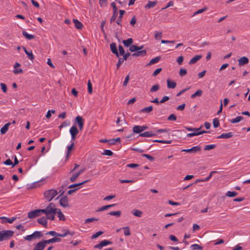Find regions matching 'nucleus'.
I'll use <instances>...</instances> for the list:
<instances>
[{
    "mask_svg": "<svg viewBox=\"0 0 250 250\" xmlns=\"http://www.w3.org/2000/svg\"><path fill=\"white\" fill-rule=\"evenodd\" d=\"M22 33L23 36L29 40H32L35 38L34 35L28 34L25 31H22Z\"/></svg>",
    "mask_w": 250,
    "mask_h": 250,
    "instance_id": "obj_32",
    "label": "nucleus"
},
{
    "mask_svg": "<svg viewBox=\"0 0 250 250\" xmlns=\"http://www.w3.org/2000/svg\"><path fill=\"white\" fill-rule=\"evenodd\" d=\"M104 233V231H98L96 233L93 234L91 237V238L92 239H96L98 237L100 236V235H102Z\"/></svg>",
    "mask_w": 250,
    "mask_h": 250,
    "instance_id": "obj_43",
    "label": "nucleus"
},
{
    "mask_svg": "<svg viewBox=\"0 0 250 250\" xmlns=\"http://www.w3.org/2000/svg\"><path fill=\"white\" fill-rule=\"evenodd\" d=\"M46 245V243L45 240H42L36 244L33 250H43Z\"/></svg>",
    "mask_w": 250,
    "mask_h": 250,
    "instance_id": "obj_5",
    "label": "nucleus"
},
{
    "mask_svg": "<svg viewBox=\"0 0 250 250\" xmlns=\"http://www.w3.org/2000/svg\"><path fill=\"white\" fill-rule=\"evenodd\" d=\"M23 49L25 54L27 55L28 58L30 60H33L34 59V56L33 55V54L31 50L28 51V50H26L25 47H23Z\"/></svg>",
    "mask_w": 250,
    "mask_h": 250,
    "instance_id": "obj_24",
    "label": "nucleus"
},
{
    "mask_svg": "<svg viewBox=\"0 0 250 250\" xmlns=\"http://www.w3.org/2000/svg\"><path fill=\"white\" fill-rule=\"evenodd\" d=\"M46 208L48 214H49V213H57V210H58L57 208H50L48 206H47Z\"/></svg>",
    "mask_w": 250,
    "mask_h": 250,
    "instance_id": "obj_35",
    "label": "nucleus"
},
{
    "mask_svg": "<svg viewBox=\"0 0 250 250\" xmlns=\"http://www.w3.org/2000/svg\"><path fill=\"white\" fill-rule=\"evenodd\" d=\"M69 125V122L68 121H64L61 125L59 126V128H62L65 126H68Z\"/></svg>",
    "mask_w": 250,
    "mask_h": 250,
    "instance_id": "obj_60",
    "label": "nucleus"
},
{
    "mask_svg": "<svg viewBox=\"0 0 250 250\" xmlns=\"http://www.w3.org/2000/svg\"><path fill=\"white\" fill-rule=\"evenodd\" d=\"M60 204L64 208L68 207V200L66 196H63L60 199Z\"/></svg>",
    "mask_w": 250,
    "mask_h": 250,
    "instance_id": "obj_9",
    "label": "nucleus"
},
{
    "mask_svg": "<svg viewBox=\"0 0 250 250\" xmlns=\"http://www.w3.org/2000/svg\"><path fill=\"white\" fill-rule=\"evenodd\" d=\"M73 21L75 24V26L78 29H81L83 27V24L77 20L73 19Z\"/></svg>",
    "mask_w": 250,
    "mask_h": 250,
    "instance_id": "obj_23",
    "label": "nucleus"
},
{
    "mask_svg": "<svg viewBox=\"0 0 250 250\" xmlns=\"http://www.w3.org/2000/svg\"><path fill=\"white\" fill-rule=\"evenodd\" d=\"M80 176V174L78 172H75L73 173V174L72 175V176L70 178V181L71 182H74L76 181L77 178Z\"/></svg>",
    "mask_w": 250,
    "mask_h": 250,
    "instance_id": "obj_38",
    "label": "nucleus"
},
{
    "mask_svg": "<svg viewBox=\"0 0 250 250\" xmlns=\"http://www.w3.org/2000/svg\"><path fill=\"white\" fill-rule=\"evenodd\" d=\"M249 59L246 57H242L238 60V65L242 66L249 63Z\"/></svg>",
    "mask_w": 250,
    "mask_h": 250,
    "instance_id": "obj_12",
    "label": "nucleus"
},
{
    "mask_svg": "<svg viewBox=\"0 0 250 250\" xmlns=\"http://www.w3.org/2000/svg\"><path fill=\"white\" fill-rule=\"evenodd\" d=\"M124 234L126 236H129L130 235V231L128 227H124Z\"/></svg>",
    "mask_w": 250,
    "mask_h": 250,
    "instance_id": "obj_53",
    "label": "nucleus"
},
{
    "mask_svg": "<svg viewBox=\"0 0 250 250\" xmlns=\"http://www.w3.org/2000/svg\"><path fill=\"white\" fill-rule=\"evenodd\" d=\"M213 125L214 128H217L220 125L219 121L218 118H215L213 119Z\"/></svg>",
    "mask_w": 250,
    "mask_h": 250,
    "instance_id": "obj_46",
    "label": "nucleus"
},
{
    "mask_svg": "<svg viewBox=\"0 0 250 250\" xmlns=\"http://www.w3.org/2000/svg\"><path fill=\"white\" fill-rule=\"evenodd\" d=\"M108 208H109V207L108 206V205H105V206H102V207L99 208L97 210V212L103 211H104L105 210L108 209Z\"/></svg>",
    "mask_w": 250,
    "mask_h": 250,
    "instance_id": "obj_57",
    "label": "nucleus"
},
{
    "mask_svg": "<svg viewBox=\"0 0 250 250\" xmlns=\"http://www.w3.org/2000/svg\"><path fill=\"white\" fill-rule=\"evenodd\" d=\"M63 232V233H59L58 237H64L67 235H68L69 233V230L68 229H64L62 230Z\"/></svg>",
    "mask_w": 250,
    "mask_h": 250,
    "instance_id": "obj_42",
    "label": "nucleus"
},
{
    "mask_svg": "<svg viewBox=\"0 0 250 250\" xmlns=\"http://www.w3.org/2000/svg\"><path fill=\"white\" fill-rule=\"evenodd\" d=\"M202 126L201 125L200 127L199 128H192V127H186V129L188 130V131H199L201 130V129L202 128Z\"/></svg>",
    "mask_w": 250,
    "mask_h": 250,
    "instance_id": "obj_54",
    "label": "nucleus"
},
{
    "mask_svg": "<svg viewBox=\"0 0 250 250\" xmlns=\"http://www.w3.org/2000/svg\"><path fill=\"white\" fill-rule=\"evenodd\" d=\"M167 86L168 88H174L176 86V83L174 82L171 81L170 79L167 80Z\"/></svg>",
    "mask_w": 250,
    "mask_h": 250,
    "instance_id": "obj_22",
    "label": "nucleus"
},
{
    "mask_svg": "<svg viewBox=\"0 0 250 250\" xmlns=\"http://www.w3.org/2000/svg\"><path fill=\"white\" fill-rule=\"evenodd\" d=\"M98 219L96 218H87V219H86L85 220V224H87V223H89L90 222H92L94 221H98Z\"/></svg>",
    "mask_w": 250,
    "mask_h": 250,
    "instance_id": "obj_59",
    "label": "nucleus"
},
{
    "mask_svg": "<svg viewBox=\"0 0 250 250\" xmlns=\"http://www.w3.org/2000/svg\"><path fill=\"white\" fill-rule=\"evenodd\" d=\"M46 244L53 243L55 242H60L61 241V239L57 237H53L51 239L45 240Z\"/></svg>",
    "mask_w": 250,
    "mask_h": 250,
    "instance_id": "obj_20",
    "label": "nucleus"
},
{
    "mask_svg": "<svg viewBox=\"0 0 250 250\" xmlns=\"http://www.w3.org/2000/svg\"><path fill=\"white\" fill-rule=\"evenodd\" d=\"M14 231L11 230L0 231V242L10 239L13 236Z\"/></svg>",
    "mask_w": 250,
    "mask_h": 250,
    "instance_id": "obj_1",
    "label": "nucleus"
},
{
    "mask_svg": "<svg viewBox=\"0 0 250 250\" xmlns=\"http://www.w3.org/2000/svg\"><path fill=\"white\" fill-rule=\"evenodd\" d=\"M190 248L192 249V250H202L203 249V247L196 244L192 245Z\"/></svg>",
    "mask_w": 250,
    "mask_h": 250,
    "instance_id": "obj_40",
    "label": "nucleus"
},
{
    "mask_svg": "<svg viewBox=\"0 0 250 250\" xmlns=\"http://www.w3.org/2000/svg\"><path fill=\"white\" fill-rule=\"evenodd\" d=\"M133 133L141 134L143 132L141 128L140 125H135L132 128Z\"/></svg>",
    "mask_w": 250,
    "mask_h": 250,
    "instance_id": "obj_26",
    "label": "nucleus"
},
{
    "mask_svg": "<svg viewBox=\"0 0 250 250\" xmlns=\"http://www.w3.org/2000/svg\"><path fill=\"white\" fill-rule=\"evenodd\" d=\"M142 156L144 157H146V158H147L148 160H149L150 161H153L155 159V158L153 157H152L148 154H143Z\"/></svg>",
    "mask_w": 250,
    "mask_h": 250,
    "instance_id": "obj_55",
    "label": "nucleus"
},
{
    "mask_svg": "<svg viewBox=\"0 0 250 250\" xmlns=\"http://www.w3.org/2000/svg\"><path fill=\"white\" fill-rule=\"evenodd\" d=\"M152 106H149L148 107H146L143 108L142 110H141L140 112L143 113H150L151 111H152Z\"/></svg>",
    "mask_w": 250,
    "mask_h": 250,
    "instance_id": "obj_34",
    "label": "nucleus"
},
{
    "mask_svg": "<svg viewBox=\"0 0 250 250\" xmlns=\"http://www.w3.org/2000/svg\"><path fill=\"white\" fill-rule=\"evenodd\" d=\"M187 73V71L186 69H184V68H181L179 71V75L181 77H183V76H185V75H186Z\"/></svg>",
    "mask_w": 250,
    "mask_h": 250,
    "instance_id": "obj_58",
    "label": "nucleus"
},
{
    "mask_svg": "<svg viewBox=\"0 0 250 250\" xmlns=\"http://www.w3.org/2000/svg\"><path fill=\"white\" fill-rule=\"evenodd\" d=\"M121 139L120 138H117L115 139H113L111 140H109V142H110V144L111 145H115L116 142H120Z\"/></svg>",
    "mask_w": 250,
    "mask_h": 250,
    "instance_id": "obj_56",
    "label": "nucleus"
},
{
    "mask_svg": "<svg viewBox=\"0 0 250 250\" xmlns=\"http://www.w3.org/2000/svg\"><path fill=\"white\" fill-rule=\"evenodd\" d=\"M88 92L89 94H91L93 91L92 83L90 80H89L87 83Z\"/></svg>",
    "mask_w": 250,
    "mask_h": 250,
    "instance_id": "obj_50",
    "label": "nucleus"
},
{
    "mask_svg": "<svg viewBox=\"0 0 250 250\" xmlns=\"http://www.w3.org/2000/svg\"><path fill=\"white\" fill-rule=\"evenodd\" d=\"M56 213H49L47 214L46 217L47 219L53 221L55 219V214Z\"/></svg>",
    "mask_w": 250,
    "mask_h": 250,
    "instance_id": "obj_48",
    "label": "nucleus"
},
{
    "mask_svg": "<svg viewBox=\"0 0 250 250\" xmlns=\"http://www.w3.org/2000/svg\"><path fill=\"white\" fill-rule=\"evenodd\" d=\"M244 119V117L242 116H237L234 119H232L229 120V122L232 124L237 123Z\"/></svg>",
    "mask_w": 250,
    "mask_h": 250,
    "instance_id": "obj_29",
    "label": "nucleus"
},
{
    "mask_svg": "<svg viewBox=\"0 0 250 250\" xmlns=\"http://www.w3.org/2000/svg\"><path fill=\"white\" fill-rule=\"evenodd\" d=\"M11 125L10 122H8L7 124H5L0 129V133L1 134H4L6 133V132L8 130L9 126Z\"/></svg>",
    "mask_w": 250,
    "mask_h": 250,
    "instance_id": "obj_18",
    "label": "nucleus"
},
{
    "mask_svg": "<svg viewBox=\"0 0 250 250\" xmlns=\"http://www.w3.org/2000/svg\"><path fill=\"white\" fill-rule=\"evenodd\" d=\"M112 244V242L110 241L107 240H104L103 241H102L100 243H99L98 244L95 245L94 246L95 248H98L99 249H102V248L104 246H106L108 245H110Z\"/></svg>",
    "mask_w": 250,
    "mask_h": 250,
    "instance_id": "obj_7",
    "label": "nucleus"
},
{
    "mask_svg": "<svg viewBox=\"0 0 250 250\" xmlns=\"http://www.w3.org/2000/svg\"><path fill=\"white\" fill-rule=\"evenodd\" d=\"M132 214L137 217H141L143 214V212L142 211L139 210L138 209H135L132 212Z\"/></svg>",
    "mask_w": 250,
    "mask_h": 250,
    "instance_id": "obj_39",
    "label": "nucleus"
},
{
    "mask_svg": "<svg viewBox=\"0 0 250 250\" xmlns=\"http://www.w3.org/2000/svg\"><path fill=\"white\" fill-rule=\"evenodd\" d=\"M133 42V41L132 38H129L127 40H124L123 41V43L124 44V45L126 47H130L131 45Z\"/></svg>",
    "mask_w": 250,
    "mask_h": 250,
    "instance_id": "obj_27",
    "label": "nucleus"
},
{
    "mask_svg": "<svg viewBox=\"0 0 250 250\" xmlns=\"http://www.w3.org/2000/svg\"><path fill=\"white\" fill-rule=\"evenodd\" d=\"M102 154L106 156H111L113 155V153L110 150L105 149L104 151V152L102 153Z\"/></svg>",
    "mask_w": 250,
    "mask_h": 250,
    "instance_id": "obj_47",
    "label": "nucleus"
},
{
    "mask_svg": "<svg viewBox=\"0 0 250 250\" xmlns=\"http://www.w3.org/2000/svg\"><path fill=\"white\" fill-rule=\"evenodd\" d=\"M201 146H193L192 148H189V149H183L181 151L182 152H186L190 153H196L198 151H200L201 150Z\"/></svg>",
    "mask_w": 250,
    "mask_h": 250,
    "instance_id": "obj_6",
    "label": "nucleus"
},
{
    "mask_svg": "<svg viewBox=\"0 0 250 250\" xmlns=\"http://www.w3.org/2000/svg\"><path fill=\"white\" fill-rule=\"evenodd\" d=\"M157 3V1H147V4L145 6V9H149L154 7Z\"/></svg>",
    "mask_w": 250,
    "mask_h": 250,
    "instance_id": "obj_16",
    "label": "nucleus"
},
{
    "mask_svg": "<svg viewBox=\"0 0 250 250\" xmlns=\"http://www.w3.org/2000/svg\"><path fill=\"white\" fill-rule=\"evenodd\" d=\"M162 69L161 68H159L156 69L152 74V76L155 77L158 74L160 73V72L162 71Z\"/></svg>",
    "mask_w": 250,
    "mask_h": 250,
    "instance_id": "obj_62",
    "label": "nucleus"
},
{
    "mask_svg": "<svg viewBox=\"0 0 250 250\" xmlns=\"http://www.w3.org/2000/svg\"><path fill=\"white\" fill-rule=\"evenodd\" d=\"M176 120V116L174 114H172L170 115L167 118V120H168V121H171V120L175 121Z\"/></svg>",
    "mask_w": 250,
    "mask_h": 250,
    "instance_id": "obj_64",
    "label": "nucleus"
},
{
    "mask_svg": "<svg viewBox=\"0 0 250 250\" xmlns=\"http://www.w3.org/2000/svg\"><path fill=\"white\" fill-rule=\"evenodd\" d=\"M209 132V131H205V130H203V131H195L194 132H192V133H188L187 134V136L188 137H192L193 136H197V135H201V134H202L203 133H208Z\"/></svg>",
    "mask_w": 250,
    "mask_h": 250,
    "instance_id": "obj_11",
    "label": "nucleus"
},
{
    "mask_svg": "<svg viewBox=\"0 0 250 250\" xmlns=\"http://www.w3.org/2000/svg\"><path fill=\"white\" fill-rule=\"evenodd\" d=\"M153 142H158L160 143H163V144H170L172 143V140H155L153 141Z\"/></svg>",
    "mask_w": 250,
    "mask_h": 250,
    "instance_id": "obj_45",
    "label": "nucleus"
},
{
    "mask_svg": "<svg viewBox=\"0 0 250 250\" xmlns=\"http://www.w3.org/2000/svg\"><path fill=\"white\" fill-rule=\"evenodd\" d=\"M37 222L39 224L42 225L44 227H47V221L46 217L43 216L38 219Z\"/></svg>",
    "mask_w": 250,
    "mask_h": 250,
    "instance_id": "obj_15",
    "label": "nucleus"
},
{
    "mask_svg": "<svg viewBox=\"0 0 250 250\" xmlns=\"http://www.w3.org/2000/svg\"><path fill=\"white\" fill-rule=\"evenodd\" d=\"M59 212H57V213L58 214V217L59 218L60 220L64 221L65 220V218L62 212L61 211L60 209H58Z\"/></svg>",
    "mask_w": 250,
    "mask_h": 250,
    "instance_id": "obj_37",
    "label": "nucleus"
},
{
    "mask_svg": "<svg viewBox=\"0 0 250 250\" xmlns=\"http://www.w3.org/2000/svg\"><path fill=\"white\" fill-rule=\"evenodd\" d=\"M161 59L160 56H157L152 59L147 64V65H151L154 63H157Z\"/></svg>",
    "mask_w": 250,
    "mask_h": 250,
    "instance_id": "obj_28",
    "label": "nucleus"
},
{
    "mask_svg": "<svg viewBox=\"0 0 250 250\" xmlns=\"http://www.w3.org/2000/svg\"><path fill=\"white\" fill-rule=\"evenodd\" d=\"M146 54V50H143L141 51H137L135 53L132 54L133 57L138 56H145Z\"/></svg>",
    "mask_w": 250,
    "mask_h": 250,
    "instance_id": "obj_17",
    "label": "nucleus"
},
{
    "mask_svg": "<svg viewBox=\"0 0 250 250\" xmlns=\"http://www.w3.org/2000/svg\"><path fill=\"white\" fill-rule=\"evenodd\" d=\"M157 135V133H153L152 131H146L139 134V136L145 137H151Z\"/></svg>",
    "mask_w": 250,
    "mask_h": 250,
    "instance_id": "obj_14",
    "label": "nucleus"
},
{
    "mask_svg": "<svg viewBox=\"0 0 250 250\" xmlns=\"http://www.w3.org/2000/svg\"><path fill=\"white\" fill-rule=\"evenodd\" d=\"M118 16V11H114L113 12V15L110 20V23L115 21L116 19L117 18Z\"/></svg>",
    "mask_w": 250,
    "mask_h": 250,
    "instance_id": "obj_44",
    "label": "nucleus"
},
{
    "mask_svg": "<svg viewBox=\"0 0 250 250\" xmlns=\"http://www.w3.org/2000/svg\"><path fill=\"white\" fill-rule=\"evenodd\" d=\"M39 216H40V214L38 209L32 210L28 213V217L30 219H33Z\"/></svg>",
    "mask_w": 250,
    "mask_h": 250,
    "instance_id": "obj_8",
    "label": "nucleus"
},
{
    "mask_svg": "<svg viewBox=\"0 0 250 250\" xmlns=\"http://www.w3.org/2000/svg\"><path fill=\"white\" fill-rule=\"evenodd\" d=\"M74 146V143L72 142L71 144L67 147V156H68L69 152L71 150H72L73 148V147Z\"/></svg>",
    "mask_w": 250,
    "mask_h": 250,
    "instance_id": "obj_61",
    "label": "nucleus"
},
{
    "mask_svg": "<svg viewBox=\"0 0 250 250\" xmlns=\"http://www.w3.org/2000/svg\"><path fill=\"white\" fill-rule=\"evenodd\" d=\"M75 123L77 124L80 130H82L83 129L84 120L82 117L77 116L75 119Z\"/></svg>",
    "mask_w": 250,
    "mask_h": 250,
    "instance_id": "obj_4",
    "label": "nucleus"
},
{
    "mask_svg": "<svg viewBox=\"0 0 250 250\" xmlns=\"http://www.w3.org/2000/svg\"><path fill=\"white\" fill-rule=\"evenodd\" d=\"M42 236V233L41 231H36L31 235H28L24 237V239L27 241H31L33 239L40 238Z\"/></svg>",
    "mask_w": 250,
    "mask_h": 250,
    "instance_id": "obj_3",
    "label": "nucleus"
},
{
    "mask_svg": "<svg viewBox=\"0 0 250 250\" xmlns=\"http://www.w3.org/2000/svg\"><path fill=\"white\" fill-rule=\"evenodd\" d=\"M203 93V91L201 89H198L194 94L191 95V98L193 99L198 96L200 97Z\"/></svg>",
    "mask_w": 250,
    "mask_h": 250,
    "instance_id": "obj_33",
    "label": "nucleus"
},
{
    "mask_svg": "<svg viewBox=\"0 0 250 250\" xmlns=\"http://www.w3.org/2000/svg\"><path fill=\"white\" fill-rule=\"evenodd\" d=\"M238 193L235 191H229L226 193V195L228 197H233L236 196Z\"/></svg>",
    "mask_w": 250,
    "mask_h": 250,
    "instance_id": "obj_41",
    "label": "nucleus"
},
{
    "mask_svg": "<svg viewBox=\"0 0 250 250\" xmlns=\"http://www.w3.org/2000/svg\"><path fill=\"white\" fill-rule=\"evenodd\" d=\"M215 147H216V145H214V144L206 145L204 147V150H209L214 148Z\"/></svg>",
    "mask_w": 250,
    "mask_h": 250,
    "instance_id": "obj_51",
    "label": "nucleus"
},
{
    "mask_svg": "<svg viewBox=\"0 0 250 250\" xmlns=\"http://www.w3.org/2000/svg\"><path fill=\"white\" fill-rule=\"evenodd\" d=\"M233 134L231 132H229L227 133H222L220 136L217 137V139H228L233 137Z\"/></svg>",
    "mask_w": 250,
    "mask_h": 250,
    "instance_id": "obj_13",
    "label": "nucleus"
},
{
    "mask_svg": "<svg viewBox=\"0 0 250 250\" xmlns=\"http://www.w3.org/2000/svg\"><path fill=\"white\" fill-rule=\"evenodd\" d=\"M110 47L112 53L115 54L117 57L119 58V53L117 48L116 44L115 42L111 43L110 44Z\"/></svg>",
    "mask_w": 250,
    "mask_h": 250,
    "instance_id": "obj_10",
    "label": "nucleus"
},
{
    "mask_svg": "<svg viewBox=\"0 0 250 250\" xmlns=\"http://www.w3.org/2000/svg\"><path fill=\"white\" fill-rule=\"evenodd\" d=\"M71 135L76 136L79 133V130L76 125H73L69 130Z\"/></svg>",
    "mask_w": 250,
    "mask_h": 250,
    "instance_id": "obj_21",
    "label": "nucleus"
},
{
    "mask_svg": "<svg viewBox=\"0 0 250 250\" xmlns=\"http://www.w3.org/2000/svg\"><path fill=\"white\" fill-rule=\"evenodd\" d=\"M202 58L201 55H196L193 57L189 62V64H192L196 63L198 60Z\"/></svg>",
    "mask_w": 250,
    "mask_h": 250,
    "instance_id": "obj_25",
    "label": "nucleus"
},
{
    "mask_svg": "<svg viewBox=\"0 0 250 250\" xmlns=\"http://www.w3.org/2000/svg\"><path fill=\"white\" fill-rule=\"evenodd\" d=\"M58 194L57 191L55 189L47 190L44 192L43 195L48 201H51Z\"/></svg>",
    "mask_w": 250,
    "mask_h": 250,
    "instance_id": "obj_2",
    "label": "nucleus"
},
{
    "mask_svg": "<svg viewBox=\"0 0 250 250\" xmlns=\"http://www.w3.org/2000/svg\"><path fill=\"white\" fill-rule=\"evenodd\" d=\"M160 89V85L158 84H155L152 86L150 89V92L151 93L156 92Z\"/></svg>",
    "mask_w": 250,
    "mask_h": 250,
    "instance_id": "obj_36",
    "label": "nucleus"
},
{
    "mask_svg": "<svg viewBox=\"0 0 250 250\" xmlns=\"http://www.w3.org/2000/svg\"><path fill=\"white\" fill-rule=\"evenodd\" d=\"M125 11L123 10H119V16L117 20L116 21L117 23L119 25H121L122 20L123 16L124 14H125Z\"/></svg>",
    "mask_w": 250,
    "mask_h": 250,
    "instance_id": "obj_19",
    "label": "nucleus"
},
{
    "mask_svg": "<svg viewBox=\"0 0 250 250\" xmlns=\"http://www.w3.org/2000/svg\"><path fill=\"white\" fill-rule=\"evenodd\" d=\"M0 86H1V88L2 90V91L4 93H6L7 92V86H6V84L3 83H0Z\"/></svg>",
    "mask_w": 250,
    "mask_h": 250,
    "instance_id": "obj_63",
    "label": "nucleus"
},
{
    "mask_svg": "<svg viewBox=\"0 0 250 250\" xmlns=\"http://www.w3.org/2000/svg\"><path fill=\"white\" fill-rule=\"evenodd\" d=\"M88 181H89V180H85L81 183H76V184H74L71 185L68 187V188H73L77 187L78 186H82V185H83L84 184L87 183Z\"/></svg>",
    "mask_w": 250,
    "mask_h": 250,
    "instance_id": "obj_30",
    "label": "nucleus"
},
{
    "mask_svg": "<svg viewBox=\"0 0 250 250\" xmlns=\"http://www.w3.org/2000/svg\"><path fill=\"white\" fill-rule=\"evenodd\" d=\"M121 214H122V212H121V211L120 210L113 211H110V212L108 213V215H112V216H116L117 217H120L121 215Z\"/></svg>",
    "mask_w": 250,
    "mask_h": 250,
    "instance_id": "obj_31",
    "label": "nucleus"
},
{
    "mask_svg": "<svg viewBox=\"0 0 250 250\" xmlns=\"http://www.w3.org/2000/svg\"><path fill=\"white\" fill-rule=\"evenodd\" d=\"M207 10V8L205 7H203V8L202 9H199L197 11H196L194 13V14L192 16H194L196 15H197V14H201V13H202L203 12L206 11V10Z\"/></svg>",
    "mask_w": 250,
    "mask_h": 250,
    "instance_id": "obj_49",
    "label": "nucleus"
},
{
    "mask_svg": "<svg viewBox=\"0 0 250 250\" xmlns=\"http://www.w3.org/2000/svg\"><path fill=\"white\" fill-rule=\"evenodd\" d=\"M138 49L139 48H138V46L134 45V44L131 45L129 47V50L132 52H134L138 51Z\"/></svg>",
    "mask_w": 250,
    "mask_h": 250,
    "instance_id": "obj_52",
    "label": "nucleus"
}]
</instances>
